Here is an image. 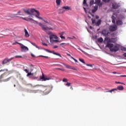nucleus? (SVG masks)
Wrapping results in <instances>:
<instances>
[{"label":"nucleus","instance_id":"f257e3e1","mask_svg":"<svg viewBox=\"0 0 126 126\" xmlns=\"http://www.w3.org/2000/svg\"><path fill=\"white\" fill-rule=\"evenodd\" d=\"M23 11L26 13V14H28L29 15L28 18H23L22 17H21V18H22V19H24V20H26V21H28L30 22H33V16H35L36 18H38V19H41V20H43L44 22L46 23H48V21L44 20L43 18L40 17V12H39V11L34 9V8H26V9H23Z\"/></svg>","mask_w":126,"mask_h":126},{"label":"nucleus","instance_id":"f03ea898","mask_svg":"<svg viewBox=\"0 0 126 126\" xmlns=\"http://www.w3.org/2000/svg\"><path fill=\"white\" fill-rule=\"evenodd\" d=\"M117 41V38H109L108 37H105L104 43L105 44L106 47L109 48L111 52H118L120 50V47L121 45L119 44H112V43H115Z\"/></svg>","mask_w":126,"mask_h":126},{"label":"nucleus","instance_id":"7ed1b4c3","mask_svg":"<svg viewBox=\"0 0 126 126\" xmlns=\"http://www.w3.org/2000/svg\"><path fill=\"white\" fill-rule=\"evenodd\" d=\"M118 13H120V11L113 14L111 18L112 19V23H116L117 25L121 26L123 24V19H126V16L124 14H120L119 15Z\"/></svg>","mask_w":126,"mask_h":126},{"label":"nucleus","instance_id":"20e7f679","mask_svg":"<svg viewBox=\"0 0 126 126\" xmlns=\"http://www.w3.org/2000/svg\"><path fill=\"white\" fill-rule=\"evenodd\" d=\"M95 2L94 0H92L90 1V6H92V13H95L97 10H98V5L99 7H101L102 5H103V2L101 1V0H95Z\"/></svg>","mask_w":126,"mask_h":126},{"label":"nucleus","instance_id":"39448f33","mask_svg":"<svg viewBox=\"0 0 126 126\" xmlns=\"http://www.w3.org/2000/svg\"><path fill=\"white\" fill-rule=\"evenodd\" d=\"M32 23H35L36 24H38V25L42 28V30L44 31H47L48 30H53V29L49 28L48 26L45 25L44 24L39 23L36 21L33 20V22H32Z\"/></svg>","mask_w":126,"mask_h":126},{"label":"nucleus","instance_id":"423d86ee","mask_svg":"<svg viewBox=\"0 0 126 126\" xmlns=\"http://www.w3.org/2000/svg\"><path fill=\"white\" fill-rule=\"evenodd\" d=\"M49 38L50 43L52 44H53V43H59V42H60V41L58 39L59 37L58 36L55 34H51L49 36Z\"/></svg>","mask_w":126,"mask_h":126},{"label":"nucleus","instance_id":"0eeeda50","mask_svg":"<svg viewBox=\"0 0 126 126\" xmlns=\"http://www.w3.org/2000/svg\"><path fill=\"white\" fill-rule=\"evenodd\" d=\"M7 75H8V73H7V72H5L4 73L2 74L0 76V82H1V81H4V82L8 81V80L10 79V78H8L6 79L1 80L2 79V78H4V77H6Z\"/></svg>","mask_w":126,"mask_h":126},{"label":"nucleus","instance_id":"6e6552de","mask_svg":"<svg viewBox=\"0 0 126 126\" xmlns=\"http://www.w3.org/2000/svg\"><path fill=\"white\" fill-rule=\"evenodd\" d=\"M92 24L94 26H100L101 25V23L102 22V20L99 19L98 20H96L94 19H92Z\"/></svg>","mask_w":126,"mask_h":126},{"label":"nucleus","instance_id":"1a4fd4ad","mask_svg":"<svg viewBox=\"0 0 126 126\" xmlns=\"http://www.w3.org/2000/svg\"><path fill=\"white\" fill-rule=\"evenodd\" d=\"M117 90H119L120 91H123L124 90V86H119L117 87V89H114L110 91H108L107 92L112 93V92H114V91H117Z\"/></svg>","mask_w":126,"mask_h":126},{"label":"nucleus","instance_id":"9d476101","mask_svg":"<svg viewBox=\"0 0 126 126\" xmlns=\"http://www.w3.org/2000/svg\"><path fill=\"white\" fill-rule=\"evenodd\" d=\"M40 80L42 81H47V80H51L52 79V77H47V76H45L43 74H42V76L40 77Z\"/></svg>","mask_w":126,"mask_h":126},{"label":"nucleus","instance_id":"9b49d317","mask_svg":"<svg viewBox=\"0 0 126 126\" xmlns=\"http://www.w3.org/2000/svg\"><path fill=\"white\" fill-rule=\"evenodd\" d=\"M21 48L22 49L21 51L24 53H26V52H28V51H29V49L28 48V47L22 44H21Z\"/></svg>","mask_w":126,"mask_h":126},{"label":"nucleus","instance_id":"f8f14e48","mask_svg":"<svg viewBox=\"0 0 126 126\" xmlns=\"http://www.w3.org/2000/svg\"><path fill=\"white\" fill-rule=\"evenodd\" d=\"M47 53H50V54H53V55H56V56H58V57H60V58H62V55L61 54L56 53V52H54V51H51L50 50L48 49H44Z\"/></svg>","mask_w":126,"mask_h":126},{"label":"nucleus","instance_id":"ddd939ff","mask_svg":"<svg viewBox=\"0 0 126 126\" xmlns=\"http://www.w3.org/2000/svg\"><path fill=\"white\" fill-rule=\"evenodd\" d=\"M117 29H118V27L116 25L110 26L109 28V30L112 32L116 31Z\"/></svg>","mask_w":126,"mask_h":126},{"label":"nucleus","instance_id":"4468645a","mask_svg":"<svg viewBox=\"0 0 126 126\" xmlns=\"http://www.w3.org/2000/svg\"><path fill=\"white\" fill-rule=\"evenodd\" d=\"M13 60V58H11L9 59H5L2 62V64H5V63H9V62L12 61Z\"/></svg>","mask_w":126,"mask_h":126},{"label":"nucleus","instance_id":"2eb2a0df","mask_svg":"<svg viewBox=\"0 0 126 126\" xmlns=\"http://www.w3.org/2000/svg\"><path fill=\"white\" fill-rule=\"evenodd\" d=\"M112 7L114 8V9H117V8H118V7H120V5H119V3L114 2L112 3Z\"/></svg>","mask_w":126,"mask_h":126},{"label":"nucleus","instance_id":"dca6fc26","mask_svg":"<svg viewBox=\"0 0 126 126\" xmlns=\"http://www.w3.org/2000/svg\"><path fill=\"white\" fill-rule=\"evenodd\" d=\"M65 67H66V68H69V69H73V70H77V69L75 68L74 67L70 66L67 64H65Z\"/></svg>","mask_w":126,"mask_h":126},{"label":"nucleus","instance_id":"f3484780","mask_svg":"<svg viewBox=\"0 0 126 126\" xmlns=\"http://www.w3.org/2000/svg\"><path fill=\"white\" fill-rule=\"evenodd\" d=\"M24 33H25V37L26 38H28L30 37V34H29V32H28V31H27V30L26 29H25L24 30Z\"/></svg>","mask_w":126,"mask_h":126},{"label":"nucleus","instance_id":"a211bd4d","mask_svg":"<svg viewBox=\"0 0 126 126\" xmlns=\"http://www.w3.org/2000/svg\"><path fill=\"white\" fill-rule=\"evenodd\" d=\"M83 8H84V11L86 13H89V14H91V15H92V16H93V17H94V15H92L91 14V13H90V12H89V9H88V8H85V7H84Z\"/></svg>","mask_w":126,"mask_h":126},{"label":"nucleus","instance_id":"6ab92c4d","mask_svg":"<svg viewBox=\"0 0 126 126\" xmlns=\"http://www.w3.org/2000/svg\"><path fill=\"white\" fill-rule=\"evenodd\" d=\"M102 35H103V36H107V35H108V34H109V32H108V31H107L106 30H103L102 31Z\"/></svg>","mask_w":126,"mask_h":126},{"label":"nucleus","instance_id":"aec40b11","mask_svg":"<svg viewBox=\"0 0 126 126\" xmlns=\"http://www.w3.org/2000/svg\"><path fill=\"white\" fill-rule=\"evenodd\" d=\"M63 9H65V10L67 11V10H70L71 8L70 7L68 6H65L63 7Z\"/></svg>","mask_w":126,"mask_h":126},{"label":"nucleus","instance_id":"412c9836","mask_svg":"<svg viewBox=\"0 0 126 126\" xmlns=\"http://www.w3.org/2000/svg\"><path fill=\"white\" fill-rule=\"evenodd\" d=\"M56 2L57 6H60V5H61V3L62 2V0H56Z\"/></svg>","mask_w":126,"mask_h":126},{"label":"nucleus","instance_id":"4be33fe9","mask_svg":"<svg viewBox=\"0 0 126 126\" xmlns=\"http://www.w3.org/2000/svg\"><path fill=\"white\" fill-rule=\"evenodd\" d=\"M16 15H22V16H23L24 15L23 14L21 13V11H19L18 12V14L14 15V16H15V17H18V16H17Z\"/></svg>","mask_w":126,"mask_h":126},{"label":"nucleus","instance_id":"5701e85b","mask_svg":"<svg viewBox=\"0 0 126 126\" xmlns=\"http://www.w3.org/2000/svg\"><path fill=\"white\" fill-rule=\"evenodd\" d=\"M31 44H32V46H34V47H35V48H36L38 50L41 49V48H40L38 46H37V45H36V44H35V43H33L32 42H31Z\"/></svg>","mask_w":126,"mask_h":126},{"label":"nucleus","instance_id":"b1692460","mask_svg":"<svg viewBox=\"0 0 126 126\" xmlns=\"http://www.w3.org/2000/svg\"><path fill=\"white\" fill-rule=\"evenodd\" d=\"M97 41H98V42H99V43H102V42H103V38L100 37V38H98V39H97Z\"/></svg>","mask_w":126,"mask_h":126},{"label":"nucleus","instance_id":"393cba45","mask_svg":"<svg viewBox=\"0 0 126 126\" xmlns=\"http://www.w3.org/2000/svg\"><path fill=\"white\" fill-rule=\"evenodd\" d=\"M83 6H88L86 0H84V1H83Z\"/></svg>","mask_w":126,"mask_h":126},{"label":"nucleus","instance_id":"a878e982","mask_svg":"<svg viewBox=\"0 0 126 126\" xmlns=\"http://www.w3.org/2000/svg\"><path fill=\"white\" fill-rule=\"evenodd\" d=\"M79 60L80 61V62H81V63H84L85 64H86V63H85V62H84V60L83 59H79Z\"/></svg>","mask_w":126,"mask_h":126},{"label":"nucleus","instance_id":"bb28decb","mask_svg":"<svg viewBox=\"0 0 126 126\" xmlns=\"http://www.w3.org/2000/svg\"><path fill=\"white\" fill-rule=\"evenodd\" d=\"M78 50H80V51L81 52H82V53H83L85 55H88L87 53L85 52L84 51L81 50V49L80 48H78Z\"/></svg>","mask_w":126,"mask_h":126},{"label":"nucleus","instance_id":"cd10ccee","mask_svg":"<svg viewBox=\"0 0 126 126\" xmlns=\"http://www.w3.org/2000/svg\"><path fill=\"white\" fill-rule=\"evenodd\" d=\"M63 32H62V33L60 35V38H61V39H65V37L63 36Z\"/></svg>","mask_w":126,"mask_h":126},{"label":"nucleus","instance_id":"c85d7f7f","mask_svg":"<svg viewBox=\"0 0 126 126\" xmlns=\"http://www.w3.org/2000/svg\"><path fill=\"white\" fill-rule=\"evenodd\" d=\"M16 44H18L19 45H21V43H19V42H17V41L15 42H13L12 43V45H16Z\"/></svg>","mask_w":126,"mask_h":126},{"label":"nucleus","instance_id":"c756f323","mask_svg":"<svg viewBox=\"0 0 126 126\" xmlns=\"http://www.w3.org/2000/svg\"><path fill=\"white\" fill-rule=\"evenodd\" d=\"M34 74V73H31V72L30 73H28L27 76H30V75H33Z\"/></svg>","mask_w":126,"mask_h":126},{"label":"nucleus","instance_id":"7c9ffc66","mask_svg":"<svg viewBox=\"0 0 126 126\" xmlns=\"http://www.w3.org/2000/svg\"><path fill=\"white\" fill-rule=\"evenodd\" d=\"M115 83H117V84H122L123 85H126L125 83L119 82H115Z\"/></svg>","mask_w":126,"mask_h":126},{"label":"nucleus","instance_id":"2f4dec72","mask_svg":"<svg viewBox=\"0 0 126 126\" xmlns=\"http://www.w3.org/2000/svg\"><path fill=\"white\" fill-rule=\"evenodd\" d=\"M63 82H67V81H68V80H67L66 78H63Z\"/></svg>","mask_w":126,"mask_h":126},{"label":"nucleus","instance_id":"473e14b6","mask_svg":"<svg viewBox=\"0 0 126 126\" xmlns=\"http://www.w3.org/2000/svg\"><path fill=\"white\" fill-rule=\"evenodd\" d=\"M14 58H15L16 59L21 58H22V56H15L14 57Z\"/></svg>","mask_w":126,"mask_h":126},{"label":"nucleus","instance_id":"72a5a7b5","mask_svg":"<svg viewBox=\"0 0 126 126\" xmlns=\"http://www.w3.org/2000/svg\"><path fill=\"white\" fill-rule=\"evenodd\" d=\"M70 85H71V83H68V82H67V83L65 84V86H68V87H69Z\"/></svg>","mask_w":126,"mask_h":126},{"label":"nucleus","instance_id":"f704fd0d","mask_svg":"<svg viewBox=\"0 0 126 126\" xmlns=\"http://www.w3.org/2000/svg\"><path fill=\"white\" fill-rule=\"evenodd\" d=\"M65 11L64 10H63V8H62L61 10L60 11V13H63Z\"/></svg>","mask_w":126,"mask_h":126},{"label":"nucleus","instance_id":"c9c22d12","mask_svg":"<svg viewBox=\"0 0 126 126\" xmlns=\"http://www.w3.org/2000/svg\"><path fill=\"white\" fill-rule=\"evenodd\" d=\"M38 57H42V58H46V59H48V58H49V57H48V56H43V55H40V56H39Z\"/></svg>","mask_w":126,"mask_h":126},{"label":"nucleus","instance_id":"e433bc0d","mask_svg":"<svg viewBox=\"0 0 126 126\" xmlns=\"http://www.w3.org/2000/svg\"><path fill=\"white\" fill-rule=\"evenodd\" d=\"M71 59H72V60H73L75 63L78 62L77 60H76V59H74V58H73V57H71Z\"/></svg>","mask_w":126,"mask_h":126},{"label":"nucleus","instance_id":"4c0bfd02","mask_svg":"<svg viewBox=\"0 0 126 126\" xmlns=\"http://www.w3.org/2000/svg\"><path fill=\"white\" fill-rule=\"evenodd\" d=\"M110 0H102V1H103V2H109Z\"/></svg>","mask_w":126,"mask_h":126},{"label":"nucleus","instance_id":"58836bf2","mask_svg":"<svg viewBox=\"0 0 126 126\" xmlns=\"http://www.w3.org/2000/svg\"><path fill=\"white\" fill-rule=\"evenodd\" d=\"M121 50L122 51H126V48L124 47H121Z\"/></svg>","mask_w":126,"mask_h":126},{"label":"nucleus","instance_id":"ea45409f","mask_svg":"<svg viewBox=\"0 0 126 126\" xmlns=\"http://www.w3.org/2000/svg\"><path fill=\"white\" fill-rule=\"evenodd\" d=\"M1 71H7V69L0 70V72H1Z\"/></svg>","mask_w":126,"mask_h":126},{"label":"nucleus","instance_id":"a19ab883","mask_svg":"<svg viewBox=\"0 0 126 126\" xmlns=\"http://www.w3.org/2000/svg\"><path fill=\"white\" fill-rule=\"evenodd\" d=\"M42 45H43V46H48V44L44 42H42Z\"/></svg>","mask_w":126,"mask_h":126},{"label":"nucleus","instance_id":"79ce46f5","mask_svg":"<svg viewBox=\"0 0 126 126\" xmlns=\"http://www.w3.org/2000/svg\"><path fill=\"white\" fill-rule=\"evenodd\" d=\"M86 65L87 66H90L91 67H92L93 66L92 65V64H86Z\"/></svg>","mask_w":126,"mask_h":126},{"label":"nucleus","instance_id":"37998d69","mask_svg":"<svg viewBox=\"0 0 126 126\" xmlns=\"http://www.w3.org/2000/svg\"><path fill=\"white\" fill-rule=\"evenodd\" d=\"M31 56H32V58H35L36 57V56L35 55H34V54H33L32 53H31Z\"/></svg>","mask_w":126,"mask_h":126},{"label":"nucleus","instance_id":"c03bdc74","mask_svg":"<svg viewBox=\"0 0 126 126\" xmlns=\"http://www.w3.org/2000/svg\"><path fill=\"white\" fill-rule=\"evenodd\" d=\"M24 71H25V72H26V73H28V70H27V69H25Z\"/></svg>","mask_w":126,"mask_h":126},{"label":"nucleus","instance_id":"a18cd8bd","mask_svg":"<svg viewBox=\"0 0 126 126\" xmlns=\"http://www.w3.org/2000/svg\"><path fill=\"white\" fill-rule=\"evenodd\" d=\"M53 48H54V49H57V48H59V46H55L53 47Z\"/></svg>","mask_w":126,"mask_h":126},{"label":"nucleus","instance_id":"49530a36","mask_svg":"<svg viewBox=\"0 0 126 126\" xmlns=\"http://www.w3.org/2000/svg\"><path fill=\"white\" fill-rule=\"evenodd\" d=\"M121 77H126V75H121Z\"/></svg>","mask_w":126,"mask_h":126},{"label":"nucleus","instance_id":"de8ad7c7","mask_svg":"<svg viewBox=\"0 0 126 126\" xmlns=\"http://www.w3.org/2000/svg\"><path fill=\"white\" fill-rule=\"evenodd\" d=\"M67 56H68V57H70V58H71V55H70V54H67Z\"/></svg>","mask_w":126,"mask_h":126},{"label":"nucleus","instance_id":"09e8293b","mask_svg":"<svg viewBox=\"0 0 126 126\" xmlns=\"http://www.w3.org/2000/svg\"><path fill=\"white\" fill-rule=\"evenodd\" d=\"M58 69H60V70H64V69H63V68L61 69V68H58Z\"/></svg>","mask_w":126,"mask_h":126},{"label":"nucleus","instance_id":"8fccbe9b","mask_svg":"<svg viewBox=\"0 0 126 126\" xmlns=\"http://www.w3.org/2000/svg\"><path fill=\"white\" fill-rule=\"evenodd\" d=\"M95 18H96V19H98L99 18V16H95Z\"/></svg>","mask_w":126,"mask_h":126},{"label":"nucleus","instance_id":"3c124183","mask_svg":"<svg viewBox=\"0 0 126 126\" xmlns=\"http://www.w3.org/2000/svg\"><path fill=\"white\" fill-rule=\"evenodd\" d=\"M65 43H61V44H60V45L62 46V45H65Z\"/></svg>","mask_w":126,"mask_h":126},{"label":"nucleus","instance_id":"603ef678","mask_svg":"<svg viewBox=\"0 0 126 126\" xmlns=\"http://www.w3.org/2000/svg\"><path fill=\"white\" fill-rule=\"evenodd\" d=\"M123 56H124V57H125V58H126V53H124V55H123Z\"/></svg>","mask_w":126,"mask_h":126},{"label":"nucleus","instance_id":"864d4df0","mask_svg":"<svg viewBox=\"0 0 126 126\" xmlns=\"http://www.w3.org/2000/svg\"><path fill=\"white\" fill-rule=\"evenodd\" d=\"M112 73L113 74H117V72H112Z\"/></svg>","mask_w":126,"mask_h":126},{"label":"nucleus","instance_id":"5fc2aeb1","mask_svg":"<svg viewBox=\"0 0 126 126\" xmlns=\"http://www.w3.org/2000/svg\"><path fill=\"white\" fill-rule=\"evenodd\" d=\"M33 71V68H32L31 70V72H32Z\"/></svg>","mask_w":126,"mask_h":126},{"label":"nucleus","instance_id":"6e6d98bb","mask_svg":"<svg viewBox=\"0 0 126 126\" xmlns=\"http://www.w3.org/2000/svg\"><path fill=\"white\" fill-rule=\"evenodd\" d=\"M90 29H93V28L92 26H90Z\"/></svg>","mask_w":126,"mask_h":126},{"label":"nucleus","instance_id":"4d7b16f0","mask_svg":"<svg viewBox=\"0 0 126 126\" xmlns=\"http://www.w3.org/2000/svg\"><path fill=\"white\" fill-rule=\"evenodd\" d=\"M88 17L90 18H91V17H90V16L88 15Z\"/></svg>","mask_w":126,"mask_h":126},{"label":"nucleus","instance_id":"13d9d810","mask_svg":"<svg viewBox=\"0 0 126 126\" xmlns=\"http://www.w3.org/2000/svg\"><path fill=\"white\" fill-rule=\"evenodd\" d=\"M88 32H89V33H90V31L88 30Z\"/></svg>","mask_w":126,"mask_h":126},{"label":"nucleus","instance_id":"bf43d9fd","mask_svg":"<svg viewBox=\"0 0 126 126\" xmlns=\"http://www.w3.org/2000/svg\"><path fill=\"white\" fill-rule=\"evenodd\" d=\"M70 89H72V87H70Z\"/></svg>","mask_w":126,"mask_h":126},{"label":"nucleus","instance_id":"052dcab7","mask_svg":"<svg viewBox=\"0 0 126 126\" xmlns=\"http://www.w3.org/2000/svg\"><path fill=\"white\" fill-rule=\"evenodd\" d=\"M31 66H33V65H32V64H31Z\"/></svg>","mask_w":126,"mask_h":126},{"label":"nucleus","instance_id":"680f3d73","mask_svg":"<svg viewBox=\"0 0 126 126\" xmlns=\"http://www.w3.org/2000/svg\"><path fill=\"white\" fill-rule=\"evenodd\" d=\"M14 87H15V85H14Z\"/></svg>","mask_w":126,"mask_h":126},{"label":"nucleus","instance_id":"e2e57ef3","mask_svg":"<svg viewBox=\"0 0 126 126\" xmlns=\"http://www.w3.org/2000/svg\"><path fill=\"white\" fill-rule=\"evenodd\" d=\"M47 94H49V93H48Z\"/></svg>","mask_w":126,"mask_h":126}]
</instances>
